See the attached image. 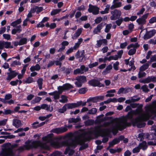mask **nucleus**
Segmentation results:
<instances>
[{"label": "nucleus", "instance_id": "nucleus-61", "mask_svg": "<svg viewBox=\"0 0 156 156\" xmlns=\"http://www.w3.org/2000/svg\"><path fill=\"white\" fill-rule=\"evenodd\" d=\"M18 82V80L17 79L15 81H11L10 82V84L12 86H15L17 84Z\"/></svg>", "mask_w": 156, "mask_h": 156}, {"label": "nucleus", "instance_id": "nucleus-17", "mask_svg": "<svg viewBox=\"0 0 156 156\" xmlns=\"http://www.w3.org/2000/svg\"><path fill=\"white\" fill-rule=\"evenodd\" d=\"M97 43L96 45L97 48H100L102 44H104L105 45L107 44V41L105 39H103L97 40Z\"/></svg>", "mask_w": 156, "mask_h": 156}, {"label": "nucleus", "instance_id": "nucleus-54", "mask_svg": "<svg viewBox=\"0 0 156 156\" xmlns=\"http://www.w3.org/2000/svg\"><path fill=\"white\" fill-rule=\"evenodd\" d=\"M102 20V18L101 16L97 17L95 20V22L96 24H98L100 23Z\"/></svg>", "mask_w": 156, "mask_h": 156}, {"label": "nucleus", "instance_id": "nucleus-18", "mask_svg": "<svg viewBox=\"0 0 156 156\" xmlns=\"http://www.w3.org/2000/svg\"><path fill=\"white\" fill-rule=\"evenodd\" d=\"M83 30L82 28L78 29L76 31L72 36V38L73 39H76L82 33Z\"/></svg>", "mask_w": 156, "mask_h": 156}, {"label": "nucleus", "instance_id": "nucleus-42", "mask_svg": "<svg viewBox=\"0 0 156 156\" xmlns=\"http://www.w3.org/2000/svg\"><path fill=\"white\" fill-rule=\"evenodd\" d=\"M67 110L66 106L65 105L62 107V108H59L58 110V112L61 113H63Z\"/></svg>", "mask_w": 156, "mask_h": 156}, {"label": "nucleus", "instance_id": "nucleus-40", "mask_svg": "<svg viewBox=\"0 0 156 156\" xmlns=\"http://www.w3.org/2000/svg\"><path fill=\"white\" fill-rule=\"evenodd\" d=\"M61 10V9H53L51 12L50 14L52 16L55 15L59 12Z\"/></svg>", "mask_w": 156, "mask_h": 156}, {"label": "nucleus", "instance_id": "nucleus-45", "mask_svg": "<svg viewBox=\"0 0 156 156\" xmlns=\"http://www.w3.org/2000/svg\"><path fill=\"white\" fill-rule=\"evenodd\" d=\"M112 27V25L111 23L106 24L105 29V31L106 33H108L111 29Z\"/></svg>", "mask_w": 156, "mask_h": 156}, {"label": "nucleus", "instance_id": "nucleus-36", "mask_svg": "<svg viewBox=\"0 0 156 156\" xmlns=\"http://www.w3.org/2000/svg\"><path fill=\"white\" fill-rule=\"evenodd\" d=\"M90 101H91L94 103L97 102L98 101L97 96L89 98L87 100V102H89Z\"/></svg>", "mask_w": 156, "mask_h": 156}, {"label": "nucleus", "instance_id": "nucleus-15", "mask_svg": "<svg viewBox=\"0 0 156 156\" xmlns=\"http://www.w3.org/2000/svg\"><path fill=\"white\" fill-rule=\"evenodd\" d=\"M105 24L106 23L104 22H102L98 24L97 27L94 29L93 30L94 34H97L98 32H100L101 30Z\"/></svg>", "mask_w": 156, "mask_h": 156}, {"label": "nucleus", "instance_id": "nucleus-5", "mask_svg": "<svg viewBox=\"0 0 156 156\" xmlns=\"http://www.w3.org/2000/svg\"><path fill=\"white\" fill-rule=\"evenodd\" d=\"M76 80L75 84L76 87H79L82 86L83 83H86L87 81L86 77L83 75L77 76L76 78Z\"/></svg>", "mask_w": 156, "mask_h": 156}, {"label": "nucleus", "instance_id": "nucleus-46", "mask_svg": "<svg viewBox=\"0 0 156 156\" xmlns=\"http://www.w3.org/2000/svg\"><path fill=\"white\" fill-rule=\"evenodd\" d=\"M80 53L81 54L80 55V57H82V58L81 59H80V62H82L83 60V58H85V51L84 50H82V51H80ZM86 60L85 59H84V61Z\"/></svg>", "mask_w": 156, "mask_h": 156}, {"label": "nucleus", "instance_id": "nucleus-43", "mask_svg": "<svg viewBox=\"0 0 156 156\" xmlns=\"http://www.w3.org/2000/svg\"><path fill=\"white\" fill-rule=\"evenodd\" d=\"M33 82V79L31 77H29L24 81H23V83H30Z\"/></svg>", "mask_w": 156, "mask_h": 156}, {"label": "nucleus", "instance_id": "nucleus-48", "mask_svg": "<svg viewBox=\"0 0 156 156\" xmlns=\"http://www.w3.org/2000/svg\"><path fill=\"white\" fill-rule=\"evenodd\" d=\"M97 112V109L95 108H93L88 111V113L89 114H94Z\"/></svg>", "mask_w": 156, "mask_h": 156}, {"label": "nucleus", "instance_id": "nucleus-19", "mask_svg": "<svg viewBox=\"0 0 156 156\" xmlns=\"http://www.w3.org/2000/svg\"><path fill=\"white\" fill-rule=\"evenodd\" d=\"M21 122L20 120L18 119H14L13 120L12 125L15 127L18 128L21 126Z\"/></svg>", "mask_w": 156, "mask_h": 156}, {"label": "nucleus", "instance_id": "nucleus-6", "mask_svg": "<svg viewBox=\"0 0 156 156\" xmlns=\"http://www.w3.org/2000/svg\"><path fill=\"white\" fill-rule=\"evenodd\" d=\"M111 14L112 16L110 17V19L112 20H114L120 18L121 12L120 10L115 9L111 12Z\"/></svg>", "mask_w": 156, "mask_h": 156}, {"label": "nucleus", "instance_id": "nucleus-60", "mask_svg": "<svg viewBox=\"0 0 156 156\" xmlns=\"http://www.w3.org/2000/svg\"><path fill=\"white\" fill-rule=\"evenodd\" d=\"M128 45V43L126 42H125L123 43H121L120 44V47L121 48H124Z\"/></svg>", "mask_w": 156, "mask_h": 156}, {"label": "nucleus", "instance_id": "nucleus-50", "mask_svg": "<svg viewBox=\"0 0 156 156\" xmlns=\"http://www.w3.org/2000/svg\"><path fill=\"white\" fill-rule=\"evenodd\" d=\"M141 72L140 71L138 74V77L139 78L144 77L146 75V73L145 72Z\"/></svg>", "mask_w": 156, "mask_h": 156}, {"label": "nucleus", "instance_id": "nucleus-12", "mask_svg": "<svg viewBox=\"0 0 156 156\" xmlns=\"http://www.w3.org/2000/svg\"><path fill=\"white\" fill-rule=\"evenodd\" d=\"M104 116V115L103 114H101L98 116L97 117L96 120L98 122H100L106 120H109L112 121L113 120V118L112 116L105 117L103 118H101L103 117Z\"/></svg>", "mask_w": 156, "mask_h": 156}, {"label": "nucleus", "instance_id": "nucleus-51", "mask_svg": "<svg viewBox=\"0 0 156 156\" xmlns=\"http://www.w3.org/2000/svg\"><path fill=\"white\" fill-rule=\"evenodd\" d=\"M21 64V63L19 61L15 60L13 62L10 66L12 67H14L16 65H20Z\"/></svg>", "mask_w": 156, "mask_h": 156}, {"label": "nucleus", "instance_id": "nucleus-59", "mask_svg": "<svg viewBox=\"0 0 156 156\" xmlns=\"http://www.w3.org/2000/svg\"><path fill=\"white\" fill-rule=\"evenodd\" d=\"M113 3H114L116 8H119L122 5V2H113Z\"/></svg>", "mask_w": 156, "mask_h": 156}, {"label": "nucleus", "instance_id": "nucleus-53", "mask_svg": "<svg viewBox=\"0 0 156 156\" xmlns=\"http://www.w3.org/2000/svg\"><path fill=\"white\" fill-rule=\"evenodd\" d=\"M98 65V62H95L94 63H93L90 64L88 65L89 68L90 69H91L93 67L96 66Z\"/></svg>", "mask_w": 156, "mask_h": 156}, {"label": "nucleus", "instance_id": "nucleus-16", "mask_svg": "<svg viewBox=\"0 0 156 156\" xmlns=\"http://www.w3.org/2000/svg\"><path fill=\"white\" fill-rule=\"evenodd\" d=\"M18 74V73L15 72V71H12L11 73H7L8 76L6 80H10L16 76Z\"/></svg>", "mask_w": 156, "mask_h": 156}, {"label": "nucleus", "instance_id": "nucleus-49", "mask_svg": "<svg viewBox=\"0 0 156 156\" xmlns=\"http://www.w3.org/2000/svg\"><path fill=\"white\" fill-rule=\"evenodd\" d=\"M62 153L59 151H55L51 154V156H59L61 155Z\"/></svg>", "mask_w": 156, "mask_h": 156}, {"label": "nucleus", "instance_id": "nucleus-64", "mask_svg": "<svg viewBox=\"0 0 156 156\" xmlns=\"http://www.w3.org/2000/svg\"><path fill=\"white\" fill-rule=\"evenodd\" d=\"M3 36L5 39L7 40H9L11 38V36L9 34H3Z\"/></svg>", "mask_w": 156, "mask_h": 156}, {"label": "nucleus", "instance_id": "nucleus-31", "mask_svg": "<svg viewBox=\"0 0 156 156\" xmlns=\"http://www.w3.org/2000/svg\"><path fill=\"white\" fill-rule=\"evenodd\" d=\"M149 67V64L148 63H145L143 64L140 68V71H143L147 69Z\"/></svg>", "mask_w": 156, "mask_h": 156}, {"label": "nucleus", "instance_id": "nucleus-58", "mask_svg": "<svg viewBox=\"0 0 156 156\" xmlns=\"http://www.w3.org/2000/svg\"><path fill=\"white\" fill-rule=\"evenodd\" d=\"M12 112V111L10 109H7L5 110V111L3 112V114L5 115H7L10 114Z\"/></svg>", "mask_w": 156, "mask_h": 156}, {"label": "nucleus", "instance_id": "nucleus-44", "mask_svg": "<svg viewBox=\"0 0 156 156\" xmlns=\"http://www.w3.org/2000/svg\"><path fill=\"white\" fill-rule=\"evenodd\" d=\"M136 51V49L135 48H133L130 49L128 52V55H132L134 54Z\"/></svg>", "mask_w": 156, "mask_h": 156}, {"label": "nucleus", "instance_id": "nucleus-56", "mask_svg": "<svg viewBox=\"0 0 156 156\" xmlns=\"http://www.w3.org/2000/svg\"><path fill=\"white\" fill-rule=\"evenodd\" d=\"M80 68L81 69V70L83 72H87L88 71L89 69L87 67H86L84 65H81L80 66Z\"/></svg>", "mask_w": 156, "mask_h": 156}, {"label": "nucleus", "instance_id": "nucleus-29", "mask_svg": "<svg viewBox=\"0 0 156 156\" xmlns=\"http://www.w3.org/2000/svg\"><path fill=\"white\" fill-rule=\"evenodd\" d=\"M139 146L140 148L142 149L143 150H146L147 147L146 142L145 141H142L140 144Z\"/></svg>", "mask_w": 156, "mask_h": 156}, {"label": "nucleus", "instance_id": "nucleus-21", "mask_svg": "<svg viewBox=\"0 0 156 156\" xmlns=\"http://www.w3.org/2000/svg\"><path fill=\"white\" fill-rule=\"evenodd\" d=\"M151 76H148L147 78L141 80H140V82L144 83H147L150 82H153Z\"/></svg>", "mask_w": 156, "mask_h": 156}, {"label": "nucleus", "instance_id": "nucleus-26", "mask_svg": "<svg viewBox=\"0 0 156 156\" xmlns=\"http://www.w3.org/2000/svg\"><path fill=\"white\" fill-rule=\"evenodd\" d=\"M92 133V132L90 131L87 132L86 133V134L87 135V136L83 137V140H90L92 139V137L91 136V134Z\"/></svg>", "mask_w": 156, "mask_h": 156}, {"label": "nucleus", "instance_id": "nucleus-63", "mask_svg": "<svg viewBox=\"0 0 156 156\" xmlns=\"http://www.w3.org/2000/svg\"><path fill=\"white\" fill-rule=\"evenodd\" d=\"M149 5L151 7H154V8L156 7V2L154 0H151V2L149 3Z\"/></svg>", "mask_w": 156, "mask_h": 156}, {"label": "nucleus", "instance_id": "nucleus-52", "mask_svg": "<svg viewBox=\"0 0 156 156\" xmlns=\"http://www.w3.org/2000/svg\"><path fill=\"white\" fill-rule=\"evenodd\" d=\"M141 89L144 92H148L149 91V90L148 89L147 86L146 85L142 86L141 87Z\"/></svg>", "mask_w": 156, "mask_h": 156}, {"label": "nucleus", "instance_id": "nucleus-7", "mask_svg": "<svg viewBox=\"0 0 156 156\" xmlns=\"http://www.w3.org/2000/svg\"><path fill=\"white\" fill-rule=\"evenodd\" d=\"M124 139V136L123 135H120L118 137L115 138L112 141L109 142V147L108 148L110 147H113L114 145L119 144L120 141H122Z\"/></svg>", "mask_w": 156, "mask_h": 156}, {"label": "nucleus", "instance_id": "nucleus-57", "mask_svg": "<svg viewBox=\"0 0 156 156\" xmlns=\"http://www.w3.org/2000/svg\"><path fill=\"white\" fill-rule=\"evenodd\" d=\"M149 23L151 24L156 23V17L153 16L149 20Z\"/></svg>", "mask_w": 156, "mask_h": 156}, {"label": "nucleus", "instance_id": "nucleus-25", "mask_svg": "<svg viewBox=\"0 0 156 156\" xmlns=\"http://www.w3.org/2000/svg\"><path fill=\"white\" fill-rule=\"evenodd\" d=\"M2 44L4 46V48H13V46L11 45V42L3 41Z\"/></svg>", "mask_w": 156, "mask_h": 156}, {"label": "nucleus", "instance_id": "nucleus-14", "mask_svg": "<svg viewBox=\"0 0 156 156\" xmlns=\"http://www.w3.org/2000/svg\"><path fill=\"white\" fill-rule=\"evenodd\" d=\"M53 136L52 133L48 134L46 136L43 137L42 138V140L47 143H51L53 141L52 137Z\"/></svg>", "mask_w": 156, "mask_h": 156}, {"label": "nucleus", "instance_id": "nucleus-27", "mask_svg": "<svg viewBox=\"0 0 156 156\" xmlns=\"http://www.w3.org/2000/svg\"><path fill=\"white\" fill-rule=\"evenodd\" d=\"M11 149L9 147L5 149L3 151L2 156H10V150Z\"/></svg>", "mask_w": 156, "mask_h": 156}, {"label": "nucleus", "instance_id": "nucleus-24", "mask_svg": "<svg viewBox=\"0 0 156 156\" xmlns=\"http://www.w3.org/2000/svg\"><path fill=\"white\" fill-rule=\"evenodd\" d=\"M41 69L40 66L38 64H37L35 66H32L30 68V70L31 72H33L35 70L38 71Z\"/></svg>", "mask_w": 156, "mask_h": 156}, {"label": "nucleus", "instance_id": "nucleus-37", "mask_svg": "<svg viewBox=\"0 0 156 156\" xmlns=\"http://www.w3.org/2000/svg\"><path fill=\"white\" fill-rule=\"evenodd\" d=\"M88 89L87 87L82 88L80 89L78 91L79 93L80 94H84L87 91Z\"/></svg>", "mask_w": 156, "mask_h": 156}, {"label": "nucleus", "instance_id": "nucleus-22", "mask_svg": "<svg viewBox=\"0 0 156 156\" xmlns=\"http://www.w3.org/2000/svg\"><path fill=\"white\" fill-rule=\"evenodd\" d=\"M81 120V119L80 118H72L68 119V122L70 123H76Z\"/></svg>", "mask_w": 156, "mask_h": 156}, {"label": "nucleus", "instance_id": "nucleus-39", "mask_svg": "<svg viewBox=\"0 0 156 156\" xmlns=\"http://www.w3.org/2000/svg\"><path fill=\"white\" fill-rule=\"evenodd\" d=\"M61 97L62 99L59 100V102L62 103H64L67 102L68 100L67 97L64 95H62Z\"/></svg>", "mask_w": 156, "mask_h": 156}, {"label": "nucleus", "instance_id": "nucleus-13", "mask_svg": "<svg viewBox=\"0 0 156 156\" xmlns=\"http://www.w3.org/2000/svg\"><path fill=\"white\" fill-rule=\"evenodd\" d=\"M82 102H77L76 103H69L65 104L67 109H71L76 108L81 105Z\"/></svg>", "mask_w": 156, "mask_h": 156}, {"label": "nucleus", "instance_id": "nucleus-2", "mask_svg": "<svg viewBox=\"0 0 156 156\" xmlns=\"http://www.w3.org/2000/svg\"><path fill=\"white\" fill-rule=\"evenodd\" d=\"M150 118L148 115H145L142 117H138L135 118L133 122H132L133 126H136L138 128H141L144 127L146 123L144 121H146L148 120Z\"/></svg>", "mask_w": 156, "mask_h": 156}, {"label": "nucleus", "instance_id": "nucleus-62", "mask_svg": "<svg viewBox=\"0 0 156 156\" xmlns=\"http://www.w3.org/2000/svg\"><path fill=\"white\" fill-rule=\"evenodd\" d=\"M145 10V9L144 8H142L140 10L136 13V15L139 16L140 15L142 14Z\"/></svg>", "mask_w": 156, "mask_h": 156}, {"label": "nucleus", "instance_id": "nucleus-9", "mask_svg": "<svg viewBox=\"0 0 156 156\" xmlns=\"http://www.w3.org/2000/svg\"><path fill=\"white\" fill-rule=\"evenodd\" d=\"M99 9V8L97 6L90 4L88 11L89 12L92 13L93 14L96 15L98 14Z\"/></svg>", "mask_w": 156, "mask_h": 156}, {"label": "nucleus", "instance_id": "nucleus-34", "mask_svg": "<svg viewBox=\"0 0 156 156\" xmlns=\"http://www.w3.org/2000/svg\"><path fill=\"white\" fill-rule=\"evenodd\" d=\"M112 69V65L110 64L103 71L104 73L106 74L109 73L110 72V70Z\"/></svg>", "mask_w": 156, "mask_h": 156}, {"label": "nucleus", "instance_id": "nucleus-20", "mask_svg": "<svg viewBox=\"0 0 156 156\" xmlns=\"http://www.w3.org/2000/svg\"><path fill=\"white\" fill-rule=\"evenodd\" d=\"M135 112L134 110H131L129 112L125 118L126 119H133V115L135 113Z\"/></svg>", "mask_w": 156, "mask_h": 156}, {"label": "nucleus", "instance_id": "nucleus-8", "mask_svg": "<svg viewBox=\"0 0 156 156\" xmlns=\"http://www.w3.org/2000/svg\"><path fill=\"white\" fill-rule=\"evenodd\" d=\"M88 84L90 86L94 87H104V85L100 83V82L95 79H92L88 82Z\"/></svg>", "mask_w": 156, "mask_h": 156}, {"label": "nucleus", "instance_id": "nucleus-38", "mask_svg": "<svg viewBox=\"0 0 156 156\" xmlns=\"http://www.w3.org/2000/svg\"><path fill=\"white\" fill-rule=\"evenodd\" d=\"M84 73V72H83V71L81 70V69L80 68H77L75 69L73 71V74L74 75H76L78 74H82Z\"/></svg>", "mask_w": 156, "mask_h": 156}, {"label": "nucleus", "instance_id": "nucleus-3", "mask_svg": "<svg viewBox=\"0 0 156 156\" xmlns=\"http://www.w3.org/2000/svg\"><path fill=\"white\" fill-rule=\"evenodd\" d=\"M132 122H133V121H131L130 122H128L126 120L122 119L120 122L117 125V128L119 130L122 131L126 127H130L132 125L133 126Z\"/></svg>", "mask_w": 156, "mask_h": 156}, {"label": "nucleus", "instance_id": "nucleus-28", "mask_svg": "<svg viewBox=\"0 0 156 156\" xmlns=\"http://www.w3.org/2000/svg\"><path fill=\"white\" fill-rule=\"evenodd\" d=\"M63 89L64 90H68L73 88V86L69 83H66L63 84Z\"/></svg>", "mask_w": 156, "mask_h": 156}, {"label": "nucleus", "instance_id": "nucleus-41", "mask_svg": "<svg viewBox=\"0 0 156 156\" xmlns=\"http://www.w3.org/2000/svg\"><path fill=\"white\" fill-rule=\"evenodd\" d=\"M42 98L40 97L37 96L31 101L32 103L35 104L39 102L41 100Z\"/></svg>", "mask_w": 156, "mask_h": 156}, {"label": "nucleus", "instance_id": "nucleus-32", "mask_svg": "<svg viewBox=\"0 0 156 156\" xmlns=\"http://www.w3.org/2000/svg\"><path fill=\"white\" fill-rule=\"evenodd\" d=\"M136 22L139 25H143L146 24V20L140 17L136 20Z\"/></svg>", "mask_w": 156, "mask_h": 156}, {"label": "nucleus", "instance_id": "nucleus-11", "mask_svg": "<svg viewBox=\"0 0 156 156\" xmlns=\"http://www.w3.org/2000/svg\"><path fill=\"white\" fill-rule=\"evenodd\" d=\"M68 129L64 126V127H61L53 129L52 130V132L57 134H59L65 132Z\"/></svg>", "mask_w": 156, "mask_h": 156}, {"label": "nucleus", "instance_id": "nucleus-47", "mask_svg": "<svg viewBox=\"0 0 156 156\" xmlns=\"http://www.w3.org/2000/svg\"><path fill=\"white\" fill-rule=\"evenodd\" d=\"M123 21V18L122 17H120L115 21V23L118 26H120Z\"/></svg>", "mask_w": 156, "mask_h": 156}, {"label": "nucleus", "instance_id": "nucleus-1", "mask_svg": "<svg viewBox=\"0 0 156 156\" xmlns=\"http://www.w3.org/2000/svg\"><path fill=\"white\" fill-rule=\"evenodd\" d=\"M41 143L39 140H27L25 142V144L23 146H20L17 150L20 151H22L24 150H29L37 148Z\"/></svg>", "mask_w": 156, "mask_h": 156}, {"label": "nucleus", "instance_id": "nucleus-33", "mask_svg": "<svg viewBox=\"0 0 156 156\" xmlns=\"http://www.w3.org/2000/svg\"><path fill=\"white\" fill-rule=\"evenodd\" d=\"M20 45H22L27 44V39L26 37H23L21 38L19 41Z\"/></svg>", "mask_w": 156, "mask_h": 156}, {"label": "nucleus", "instance_id": "nucleus-10", "mask_svg": "<svg viewBox=\"0 0 156 156\" xmlns=\"http://www.w3.org/2000/svg\"><path fill=\"white\" fill-rule=\"evenodd\" d=\"M156 33V30L154 29H152L149 31L147 30L146 33L144 36V39L146 40L150 39L154 36Z\"/></svg>", "mask_w": 156, "mask_h": 156}, {"label": "nucleus", "instance_id": "nucleus-35", "mask_svg": "<svg viewBox=\"0 0 156 156\" xmlns=\"http://www.w3.org/2000/svg\"><path fill=\"white\" fill-rule=\"evenodd\" d=\"M43 80V79L42 78H39L37 81V82L38 84L39 88L40 90H41L42 89Z\"/></svg>", "mask_w": 156, "mask_h": 156}, {"label": "nucleus", "instance_id": "nucleus-30", "mask_svg": "<svg viewBox=\"0 0 156 156\" xmlns=\"http://www.w3.org/2000/svg\"><path fill=\"white\" fill-rule=\"evenodd\" d=\"M94 120L91 119H88L84 122L85 125L86 126L92 125L94 124Z\"/></svg>", "mask_w": 156, "mask_h": 156}, {"label": "nucleus", "instance_id": "nucleus-4", "mask_svg": "<svg viewBox=\"0 0 156 156\" xmlns=\"http://www.w3.org/2000/svg\"><path fill=\"white\" fill-rule=\"evenodd\" d=\"M61 144L62 146L75 148L77 146V144L76 139L71 138L67 140L62 141Z\"/></svg>", "mask_w": 156, "mask_h": 156}, {"label": "nucleus", "instance_id": "nucleus-23", "mask_svg": "<svg viewBox=\"0 0 156 156\" xmlns=\"http://www.w3.org/2000/svg\"><path fill=\"white\" fill-rule=\"evenodd\" d=\"M22 22V20L21 18L17 19V20L12 22L11 24L10 25L13 27H16V26L18 24H20Z\"/></svg>", "mask_w": 156, "mask_h": 156}, {"label": "nucleus", "instance_id": "nucleus-55", "mask_svg": "<svg viewBox=\"0 0 156 156\" xmlns=\"http://www.w3.org/2000/svg\"><path fill=\"white\" fill-rule=\"evenodd\" d=\"M119 64V62L118 61H116L115 63L113 64V67L114 69L115 70H118V66Z\"/></svg>", "mask_w": 156, "mask_h": 156}]
</instances>
